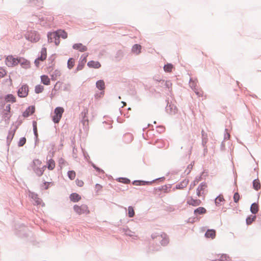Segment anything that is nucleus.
I'll return each instance as SVG.
<instances>
[{
    "mask_svg": "<svg viewBox=\"0 0 261 261\" xmlns=\"http://www.w3.org/2000/svg\"><path fill=\"white\" fill-rule=\"evenodd\" d=\"M31 169L38 176L43 175L46 169V166L42 164V162L39 159H35L31 164Z\"/></svg>",
    "mask_w": 261,
    "mask_h": 261,
    "instance_id": "f257e3e1",
    "label": "nucleus"
},
{
    "mask_svg": "<svg viewBox=\"0 0 261 261\" xmlns=\"http://www.w3.org/2000/svg\"><path fill=\"white\" fill-rule=\"evenodd\" d=\"M73 210L75 213L78 215L82 214H89L90 211L88 209L87 205L83 204L80 206L78 205H75L73 206Z\"/></svg>",
    "mask_w": 261,
    "mask_h": 261,
    "instance_id": "f03ea898",
    "label": "nucleus"
},
{
    "mask_svg": "<svg viewBox=\"0 0 261 261\" xmlns=\"http://www.w3.org/2000/svg\"><path fill=\"white\" fill-rule=\"evenodd\" d=\"M64 112V109L62 107H57L55 109L53 117V120L55 123H59Z\"/></svg>",
    "mask_w": 261,
    "mask_h": 261,
    "instance_id": "7ed1b4c3",
    "label": "nucleus"
},
{
    "mask_svg": "<svg viewBox=\"0 0 261 261\" xmlns=\"http://www.w3.org/2000/svg\"><path fill=\"white\" fill-rule=\"evenodd\" d=\"M29 87L27 84L23 85L18 90L17 95L20 97H25L29 93Z\"/></svg>",
    "mask_w": 261,
    "mask_h": 261,
    "instance_id": "20e7f679",
    "label": "nucleus"
},
{
    "mask_svg": "<svg viewBox=\"0 0 261 261\" xmlns=\"http://www.w3.org/2000/svg\"><path fill=\"white\" fill-rule=\"evenodd\" d=\"M26 37L28 40L34 42H36L40 39V36L36 31L29 32Z\"/></svg>",
    "mask_w": 261,
    "mask_h": 261,
    "instance_id": "39448f33",
    "label": "nucleus"
},
{
    "mask_svg": "<svg viewBox=\"0 0 261 261\" xmlns=\"http://www.w3.org/2000/svg\"><path fill=\"white\" fill-rule=\"evenodd\" d=\"M48 40L50 42H55L56 45L60 43V39L56 32H50L47 34Z\"/></svg>",
    "mask_w": 261,
    "mask_h": 261,
    "instance_id": "423d86ee",
    "label": "nucleus"
},
{
    "mask_svg": "<svg viewBox=\"0 0 261 261\" xmlns=\"http://www.w3.org/2000/svg\"><path fill=\"white\" fill-rule=\"evenodd\" d=\"M47 57V49L45 47H43L41 50V55L35 61V64L36 66H39V62L43 61L46 59Z\"/></svg>",
    "mask_w": 261,
    "mask_h": 261,
    "instance_id": "0eeeda50",
    "label": "nucleus"
},
{
    "mask_svg": "<svg viewBox=\"0 0 261 261\" xmlns=\"http://www.w3.org/2000/svg\"><path fill=\"white\" fill-rule=\"evenodd\" d=\"M18 59L13 56H8L6 59V64L9 67H13L18 65Z\"/></svg>",
    "mask_w": 261,
    "mask_h": 261,
    "instance_id": "6e6552de",
    "label": "nucleus"
},
{
    "mask_svg": "<svg viewBox=\"0 0 261 261\" xmlns=\"http://www.w3.org/2000/svg\"><path fill=\"white\" fill-rule=\"evenodd\" d=\"M19 63L24 68H28L30 66V62L23 58L18 59V64Z\"/></svg>",
    "mask_w": 261,
    "mask_h": 261,
    "instance_id": "1a4fd4ad",
    "label": "nucleus"
},
{
    "mask_svg": "<svg viewBox=\"0 0 261 261\" xmlns=\"http://www.w3.org/2000/svg\"><path fill=\"white\" fill-rule=\"evenodd\" d=\"M158 239L160 241L162 245L166 246L169 243V239L167 236L163 233L161 236H158Z\"/></svg>",
    "mask_w": 261,
    "mask_h": 261,
    "instance_id": "9d476101",
    "label": "nucleus"
},
{
    "mask_svg": "<svg viewBox=\"0 0 261 261\" xmlns=\"http://www.w3.org/2000/svg\"><path fill=\"white\" fill-rule=\"evenodd\" d=\"M82 115L83 116L82 123H83V125L85 126L86 127H88L89 120L87 117L88 110H85L82 113Z\"/></svg>",
    "mask_w": 261,
    "mask_h": 261,
    "instance_id": "9b49d317",
    "label": "nucleus"
},
{
    "mask_svg": "<svg viewBox=\"0 0 261 261\" xmlns=\"http://www.w3.org/2000/svg\"><path fill=\"white\" fill-rule=\"evenodd\" d=\"M35 107L34 106H31L28 108L23 113V116L24 117H28L30 115L33 114L35 112Z\"/></svg>",
    "mask_w": 261,
    "mask_h": 261,
    "instance_id": "f8f14e48",
    "label": "nucleus"
},
{
    "mask_svg": "<svg viewBox=\"0 0 261 261\" xmlns=\"http://www.w3.org/2000/svg\"><path fill=\"white\" fill-rule=\"evenodd\" d=\"M73 48L78 50L81 52H84L87 50V47L82 43H76L73 45Z\"/></svg>",
    "mask_w": 261,
    "mask_h": 261,
    "instance_id": "ddd939ff",
    "label": "nucleus"
},
{
    "mask_svg": "<svg viewBox=\"0 0 261 261\" xmlns=\"http://www.w3.org/2000/svg\"><path fill=\"white\" fill-rule=\"evenodd\" d=\"M87 65L90 68H99L101 67L100 63L98 61H90L87 63Z\"/></svg>",
    "mask_w": 261,
    "mask_h": 261,
    "instance_id": "4468645a",
    "label": "nucleus"
},
{
    "mask_svg": "<svg viewBox=\"0 0 261 261\" xmlns=\"http://www.w3.org/2000/svg\"><path fill=\"white\" fill-rule=\"evenodd\" d=\"M55 166L56 163L55 161L51 159L47 161L46 168H47L48 170H53L55 168Z\"/></svg>",
    "mask_w": 261,
    "mask_h": 261,
    "instance_id": "2eb2a0df",
    "label": "nucleus"
},
{
    "mask_svg": "<svg viewBox=\"0 0 261 261\" xmlns=\"http://www.w3.org/2000/svg\"><path fill=\"white\" fill-rule=\"evenodd\" d=\"M205 236L207 238L213 239L216 237V231L214 229H208L205 233Z\"/></svg>",
    "mask_w": 261,
    "mask_h": 261,
    "instance_id": "dca6fc26",
    "label": "nucleus"
},
{
    "mask_svg": "<svg viewBox=\"0 0 261 261\" xmlns=\"http://www.w3.org/2000/svg\"><path fill=\"white\" fill-rule=\"evenodd\" d=\"M69 197L71 201L74 202H78L81 199V196L76 193L71 194Z\"/></svg>",
    "mask_w": 261,
    "mask_h": 261,
    "instance_id": "f3484780",
    "label": "nucleus"
},
{
    "mask_svg": "<svg viewBox=\"0 0 261 261\" xmlns=\"http://www.w3.org/2000/svg\"><path fill=\"white\" fill-rule=\"evenodd\" d=\"M58 36L60 38V37L62 38L63 39H66L67 38L68 35L67 33L64 30H59L57 31H56Z\"/></svg>",
    "mask_w": 261,
    "mask_h": 261,
    "instance_id": "a211bd4d",
    "label": "nucleus"
},
{
    "mask_svg": "<svg viewBox=\"0 0 261 261\" xmlns=\"http://www.w3.org/2000/svg\"><path fill=\"white\" fill-rule=\"evenodd\" d=\"M41 82L45 85H50V79L47 75H43L41 76Z\"/></svg>",
    "mask_w": 261,
    "mask_h": 261,
    "instance_id": "6ab92c4d",
    "label": "nucleus"
},
{
    "mask_svg": "<svg viewBox=\"0 0 261 261\" xmlns=\"http://www.w3.org/2000/svg\"><path fill=\"white\" fill-rule=\"evenodd\" d=\"M61 71L59 70H56L54 71V72L51 75V80L53 81H56L58 79L59 77H60L61 76Z\"/></svg>",
    "mask_w": 261,
    "mask_h": 261,
    "instance_id": "aec40b11",
    "label": "nucleus"
},
{
    "mask_svg": "<svg viewBox=\"0 0 261 261\" xmlns=\"http://www.w3.org/2000/svg\"><path fill=\"white\" fill-rule=\"evenodd\" d=\"M96 87L100 90L105 89V84L103 80H99L96 83Z\"/></svg>",
    "mask_w": 261,
    "mask_h": 261,
    "instance_id": "412c9836",
    "label": "nucleus"
},
{
    "mask_svg": "<svg viewBox=\"0 0 261 261\" xmlns=\"http://www.w3.org/2000/svg\"><path fill=\"white\" fill-rule=\"evenodd\" d=\"M141 46L139 44H135L132 48V51L137 55L141 53Z\"/></svg>",
    "mask_w": 261,
    "mask_h": 261,
    "instance_id": "4be33fe9",
    "label": "nucleus"
},
{
    "mask_svg": "<svg viewBox=\"0 0 261 261\" xmlns=\"http://www.w3.org/2000/svg\"><path fill=\"white\" fill-rule=\"evenodd\" d=\"M5 100L7 102H16V98L12 94H8L7 95H6L5 97Z\"/></svg>",
    "mask_w": 261,
    "mask_h": 261,
    "instance_id": "5701e85b",
    "label": "nucleus"
},
{
    "mask_svg": "<svg viewBox=\"0 0 261 261\" xmlns=\"http://www.w3.org/2000/svg\"><path fill=\"white\" fill-rule=\"evenodd\" d=\"M250 211L252 214H256L258 211V204L255 203L252 204L251 207H250Z\"/></svg>",
    "mask_w": 261,
    "mask_h": 261,
    "instance_id": "b1692460",
    "label": "nucleus"
},
{
    "mask_svg": "<svg viewBox=\"0 0 261 261\" xmlns=\"http://www.w3.org/2000/svg\"><path fill=\"white\" fill-rule=\"evenodd\" d=\"M16 129H12L10 130L9 132L8 135L7 136V141L8 142H10L12 139L13 138L15 133Z\"/></svg>",
    "mask_w": 261,
    "mask_h": 261,
    "instance_id": "393cba45",
    "label": "nucleus"
},
{
    "mask_svg": "<svg viewBox=\"0 0 261 261\" xmlns=\"http://www.w3.org/2000/svg\"><path fill=\"white\" fill-rule=\"evenodd\" d=\"M74 64H75V60L73 58H70L68 61V62H67V67L69 69H71V68H72L74 66Z\"/></svg>",
    "mask_w": 261,
    "mask_h": 261,
    "instance_id": "a878e982",
    "label": "nucleus"
},
{
    "mask_svg": "<svg viewBox=\"0 0 261 261\" xmlns=\"http://www.w3.org/2000/svg\"><path fill=\"white\" fill-rule=\"evenodd\" d=\"M253 186L255 190H258L260 188V184L258 179H255L253 182Z\"/></svg>",
    "mask_w": 261,
    "mask_h": 261,
    "instance_id": "bb28decb",
    "label": "nucleus"
},
{
    "mask_svg": "<svg viewBox=\"0 0 261 261\" xmlns=\"http://www.w3.org/2000/svg\"><path fill=\"white\" fill-rule=\"evenodd\" d=\"M224 200L223 196L219 195L215 199V203L217 205H221V202Z\"/></svg>",
    "mask_w": 261,
    "mask_h": 261,
    "instance_id": "cd10ccee",
    "label": "nucleus"
},
{
    "mask_svg": "<svg viewBox=\"0 0 261 261\" xmlns=\"http://www.w3.org/2000/svg\"><path fill=\"white\" fill-rule=\"evenodd\" d=\"M173 68V65L171 64H167L165 65L164 67V69L165 71L168 72H171L172 71Z\"/></svg>",
    "mask_w": 261,
    "mask_h": 261,
    "instance_id": "c85d7f7f",
    "label": "nucleus"
},
{
    "mask_svg": "<svg viewBox=\"0 0 261 261\" xmlns=\"http://www.w3.org/2000/svg\"><path fill=\"white\" fill-rule=\"evenodd\" d=\"M44 90V87L41 85H38L35 87V91L36 93H41Z\"/></svg>",
    "mask_w": 261,
    "mask_h": 261,
    "instance_id": "c756f323",
    "label": "nucleus"
},
{
    "mask_svg": "<svg viewBox=\"0 0 261 261\" xmlns=\"http://www.w3.org/2000/svg\"><path fill=\"white\" fill-rule=\"evenodd\" d=\"M256 219L255 216H250L246 219V223L247 225L251 224Z\"/></svg>",
    "mask_w": 261,
    "mask_h": 261,
    "instance_id": "7c9ffc66",
    "label": "nucleus"
},
{
    "mask_svg": "<svg viewBox=\"0 0 261 261\" xmlns=\"http://www.w3.org/2000/svg\"><path fill=\"white\" fill-rule=\"evenodd\" d=\"M75 171L71 170L68 172V176L71 180H73L75 178Z\"/></svg>",
    "mask_w": 261,
    "mask_h": 261,
    "instance_id": "2f4dec72",
    "label": "nucleus"
},
{
    "mask_svg": "<svg viewBox=\"0 0 261 261\" xmlns=\"http://www.w3.org/2000/svg\"><path fill=\"white\" fill-rule=\"evenodd\" d=\"M128 215L130 218H132L135 215V211L132 206H129L128 207Z\"/></svg>",
    "mask_w": 261,
    "mask_h": 261,
    "instance_id": "473e14b6",
    "label": "nucleus"
},
{
    "mask_svg": "<svg viewBox=\"0 0 261 261\" xmlns=\"http://www.w3.org/2000/svg\"><path fill=\"white\" fill-rule=\"evenodd\" d=\"M206 209L203 207H199L197 208V214L202 215L206 213Z\"/></svg>",
    "mask_w": 261,
    "mask_h": 261,
    "instance_id": "72a5a7b5",
    "label": "nucleus"
},
{
    "mask_svg": "<svg viewBox=\"0 0 261 261\" xmlns=\"http://www.w3.org/2000/svg\"><path fill=\"white\" fill-rule=\"evenodd\" d=\"M11 117V115L10 114V113H8L7 112H6L4 114V115H3V118L5 120V121H9L10 118Z\"/></svg>",
    "mask_w": 261,
    "mask_h": 261,
    "instance_id": "f704fd0d",
    "label": "nucleus"
},
{
    "mask_svg": "<svg viewBox=\"0 0 261 261\" xmlns=\"http://www.w3.org/2000/svg\"><path fill=\"white\" fill-rule=\"evenodd\" d=\"M102 189V186L98 184H96V185L95 186V191L97 193L101 191Z\"/></svg>",
    "mask_w": 261,
    "mask_h": 261,
    "instance_id": "c9c22d12",
    "label": "nucleus"
},
{
    "mask_svg": "<svg viewBox=\"0 0 261 261\" xmlns=\"http://www.w3.org/2000/svg\"><path fill=\"white\" fill-rule=\"evenodd\" d=\"M26 142V139L24 137L21 138L18 142L19 146H22Z\"/></svg>",
    "mask_w": 261,
    "mask_h": 261,
    "instance_id": "e433bc0d",
    "label": "nucleus"
},
{
    "mask_svg": "<svg viewBox=\"0 0 261 261\" xmlns=\"http://www.w3.org/2000/svg\"><path fill=\"white\" fill-rule=\"evenodd\" d=\"M76 184L77 186L82 187L84 186V182L82 180L77 179L75 180Z\"/></svg>",
    "mask_w": 261,
    "mask_h": 261,
    "instance_id": "4c0bfd02",
    "label": "nucleus"
},
{
    "mask_svg": "<svg viewBox=\"0 0 261 261\" xmlns=\"http://www.w3.org/2000/svg\"><path fill=\"white\" fill-rule=\"evenodd\" d=\"M6 74V70L4 68L0 67V77H4Z\"/></svg>",
    "mask_w": 261,
    "mask_h": 261,
    "instance_id": "58836bf2",
    "label": "nucleus"
},
{
    "mask_svg": "<svg viewBox=\"0 0 261 261\" xmlns=\"http://www.w3.org/2000/svg\"><path fill=\"white\" fill-rule=\"evenodd\" d=\"M240 199V195L238 193H235L233 195V200L235 202H238Z\"/></svg>",
    "mask_w": 261,
    "mask_h": 261,
    "instance_id": "ea45409f",
    "label": "nucleus"
},
{
    "mask_svg": "<svg viewBox=\"0 0 261 261\" xmlns=\"http://www.w3.org/2000/svg\"><path fill=\"white\" fill-rule=\"evenodd\" d=\"M206 188V185L205 184L201 185L200 186V187L198 188H200V190H198V191H199L198 195H200L201 194V191H203Z\"/></svg>",
    "mask_w": 261,
    "mask_h": 261,
    "instance_id": "a19ab883",
    "label": "nucleus"
},
{
    "mask_svg": "<svg viewBox=\"0 0 261 261\" xmlns=\"http://www.w3.org/2000/svg\"><path fill=\"white\" fill-rule=\"evenodd\" d=\"M187 185V181L186 180H184L183 181L180 185H179L178 186V187H176V188L177 189H181V188H183L184 187L186 186Z\"/></svg>",
    "mask_w": 261,
    "mask_h": 261,
    "instance_id": "79ce46f5",
    "label": "nucleus"
},
{
    "mask_svg": "<svg viewBox=\"0 0 261 261\" xmlns=\"http://www.w3.org/2000/svg\"><path fill=\"white\" fill-rule=\"evenodd\" d=\"M92 166L93 167V168H95V169L99 173H103L104 172L103 171L100 169L99 168L96 167L95 164H94L93 163L92 164Z\"/></svg>",
    "mask_w": 261,
    "mask_h": 261,
    "instance_id": "37998d69",
    "label": "nucleus"
},
{
    "mask_svg": "<svg viewBox=\"0 0 261 261\" xmlns=\"http://www.w3.org/2000/svg\"><path fill=\"white\" fill-rule=\"evenodd\" d=\"M50 184V182H44L41 186L42 189L47 190L48 189V186Z\"/></svg>",
    "mask_w": 261,
    "mask_h": 261,
    "instance_id": "c03bdc74",
    "label": "nucleus"
},
{
    "mask_svg": "<svg viewBox=\"0 0 261 261\" xmlns=\"http://www.w3.org/2000/svg\"><path fill=\"white\" fill-rule=\"evenodd\" d=\"M187 202L190 205H192L193 206H194L196 204V201L192 198L190 199H188Z\"/></svg>",
    "mask_w": 261,
    "mask_h": 261,
    "instance_id": "a18cd8bd",
    "label": "nucleus"
},
{
    "mask_svg": "<svg viewBox=\"0 0 261 261\" xmlns=\"http://www.w3.org/2000/svg\"><path fill=\"white\" fill-rule=\"evenodd\" d=\"M133 184L134 185L139 186V185H144V181L136 180V181H134Z\"/></svg>",
    "mask_w": 261,
    "mask_h": 261,
    "instance_id": "49530a36",
    "label": "nucleus"
},
{
    "mask_svg": "<svg viewBox=\"0 0 261 261\" xmlns=\"http://www.w3.org/2000/svg\"><path fill=\"white\" fill-rule=\"evenodd\" d=\"M84 66V63H79L76 67V70L78 71L82 70Z\"/></svg>",
    "mask_w": 261,
    "mask_h": 261,
    "instance_id": "de8ad7c7",
    "label": "nucleus"
},
{
    "mask_svg": "<svg viewBox=\"0 0 261 261\" xmlns=\"http://www.w3.org/2000/svg\"><path fill=\"white\" fill-rule=\"evenodd\" d=\"M33 130H34L35 135L37 136V125H36V122H34V123H33Z\"/></svg>",
    "mask_w": 261,
    "mask_h": 261,
    "instance_id": "09e8293b",
    "label": "nucleus"
},
{
    "mask_svg": "<svg viewBox=\"0 0 261 261\" xmlns=\"http://www.w3.org/2000/svg\"><path fill=\"white\" fill-rule=\"evenodd\" d=\"M10 110H11V106H10V105H8V106H7L6 107V109H5V111L7 112H9V113H10Z\"/></svg>",
    "mask_w": 261,
    "mask_h": 261,
    "instance_id": "8fccbe9b",
    "label": "nucleus"
},
{
    "mask_svg": "<svg viewBox=\"0 0 261 261\" xmlns=\"http://www.w3.org/2000/svg\"><path fill=\"white\" fill-rule=\"evenodd\" d=\"M122 180H123L122 182L125 184H127V183L129 182V181H130L129 179H126V178L122 179Z\"/></svg>",
    "mask_w": 261,
    "mask_h": 261,
    "instance_id": "3c124183",
    "label": "nucleus"
},
{
    "mask_svg": "<svg viewBox=\"0 0 261 261\" xmlns=\"http://www.w3.org/2000/svg\"><path fill=\"white\" fill-rule=\"evenodd\" d=\"M64 159H60V160H59V163H60V164L63 163H64Z\"/></svg>",
    "mask_w": 261,
    "mask_h": 261,
    "instance_id": "603ef678",
    "label": "nucleus"
}]
</instances>
